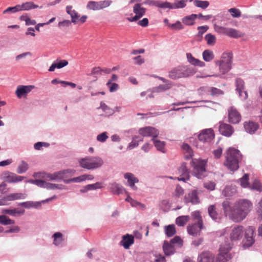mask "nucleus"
Returning a JSON list of instances; mask_svg holds the SVG:
<instances>
[{"label":"nucleus","instance_id":"nucleus-32","mask_svg":"<svg viewBox=\"0 0 262 262\" xmlns=\"http://www.w3.org/2000/svg\"><path fill=\"white\" fill-rule=\"evenodd\" d=\"M122 245L125 249H128L131 245L134 243V237L132 235L127 234L123 236L121 242Z\"/></svg>","mask_w":262,"mask_h":262},{"label":"nucleus","instance_id":"nucleus-28","mask_svg":"<svg viewBox=\"0 0 262 262\" xmlns=\"http://www.w3.org/2000/svg\"><path fill=\"white\" fill-rule=\"evenodd\" d=\"M66 12L69 14L71 17V21L74 24L78 23V18L79 15L78 13L74 9L72 6H68L66 7Z\"/></svg>","mask_w":262,"mask_h":262},{"label":"nucleus","instance_id":"nucleus-61","mask_svg":"<svg viewBox=\"0 0 262 262\" xmlns=\"http://www.w3.org/2000/svg\"><path fill=\"white\" fill-rule=\"evenodd\" d=\"M18 8L17 5L14 7H10L5 10L3 12V14H9V13H14L17 12H18Z\"/></svg>","mask_w":262,"mask_h":262},{"label":"nucleus","instance_id":"nucleus-1","mask_svg":"<svg viewBox=\"0 0 262 262\" xmlns=\"http://www.w3.org/2000/svg\"><path fill=\"white\" fill-rule=\"evenodd\" d=\"M252 208V204L247 200L236 201L233 206V212L230 215V219L235 222H240L247 216Z\"/></svg>","mask_w":262,"mask_h":262},{"label":"nucleus","instance_id":"nucleus-46","mask_svg":"<svg viewBox=\"0 0 262 262\" xmlns=\"http://www.w3.org/2000/svg\"><path fill=\"white\" fill-rule=\"evenodd\" d=\"M0 223L4 225H13L15 221L5 215H0Z\"/></svg>","mask_w":262,"mask_h":262},{"label":"nucleus","instance_id":"nucleus-41","mask_svg":"<svg viewBox=\"0 0 262 262\" xmlns=\"http://www.w3.org/2000/svg\"><path fill=\"white\" fill-rule=\"evenodd\" d=\"M152 141L154 143V145L157 150L162 151V152H165V143L164 141H161L155 139H152Z\"/></svg>","mask_w":262,"mask_h":262},{"label":"nucleus","instance_id":"nucleus-30","mask_svg":"<svg viewBox=\"0 0 262 262\" xmlns=\"http://www.w3.org/2000/svg\"><path fill=\"white\" fill-rule=\"evenodd\" d=\"M214 256L209 252L201 253L199 257V262H213Z\"/></svg>","mask_w":262,"mask_h":262},{"label":"nucleus","instance_id":"nucleus-38","mask_svg":"<svg viewBox=\"0 0 262 262\" xmlns=\"http://www.w3.org/2000/svg\"><path fill=\"white\" fill-rule=\"evenodd\" d=\"M165 233L168 237H171L176 233L174 225H169L164 227Z\"/></svg>","mask_w":262,"mask_h":262},{"label":"nucleus","instance_id":"nucleus-17","mask_svg":"<svg viewBox=\"0 0 262 262\" xmlns=\"http://www.w3.org/2000/svg\"><path fill=\"white\" fill-rule=\"evenodd\" d=\"M214 138V133L213 130L211 128L203 130L198 136L199 140L203 142H210Z\"/></svg>","mask_w":262,"mask_h":262},{"label":"nucleus","instance_id":"nucleus-40","mask_svg":"<svg viewBox=\"0 0 262 262\" xmlns=\"http://www.w3.org/2000/svg\"><path fill=\"white\" fill-rule=\"evenodd\" d=\"M222 206L224 213L226 216L230 217V215L233 212V207L231 208L230 206V203L228 201H224L222 204Z\"/></svg>","mask_w":262,"mask_h":262},{"label":"nucleus","instance_id":"nucleus-3","mask_svg":"<svg viewBox=\"0 0 262 262\" xmlns=\"http://www.w3.org/2000/svg\"><path fill=\"white\" fill-rule=\"evenodd\" d=\"M196 73L194 68L189 66H178L169 73V76L173 79L186 78L193 75Z\"/></svg>","mask_w":262,"mask_h":262},{"label":"nucleus","instance_id":"nucleus-64","mask_svg":"<svg viewBox=\"0 0 262 262\" xmlns=\"http://www.w3.org/2000/svg\"><path fill=\"white\" fill-rule=\"evenodd\" d=\"M169 27L172 29L181 30L183 29V27L180 21H177L176 23L173 24H168Z\"/></svg>","mask_w":262,"mask_h":262},{"label":"nucleus","instance_id":"nucleus-2","mask_svg":"<svg viewBox=\"0 0 262 262\" xmlns=\"http://www.w3.org/2000/svg\"><path fill=\"white\" fill-rule=\"evenodd\" d=\"M225 156L224 166L231 171L237 170L239 168V163L242 159V155L239 150L233 147H229L225 152Z\"/></svg>","mask_w":262,"mask_h":262},{"label":"nucleus","instance_id":"nucleus-4","mask_svg":"<svg viewBox=\"0 0 262 262\" xmlns=\"http://www.w3.org/2000/svg\"><path fill=\"white\" fill-rule=\"evenodd\" d=\"M80 166L86 169H94L101 167L103 160L99 157H86L79 160Z\"/></svg>","mask_w":262,"mask_h":262},{"label":"nucleus","instance_id":"nucleus-7","mask_svg":"<svg viewBox=\"0 0 262 262\" xmlns=\"http://www.w3.org/2000/svg\"><path fill=\"white\" fill-rule=\"evenodd\" d=\"M231 249V247L230 244H228L226 246L221 245L220 253L215 262H227L231 257V254L229 253Z\"/></svg>","mask_w":262,"mask_h":262},{"label":"nucleus","instance_id":"nucleus-55","mask_svg":"<svg viewBox=\"0 0 262 262\" xmlns=\"http://www.w3.org/2000/svg\"><path fill=\"white\" fill-rule=\"evenodd\" d=\"M28 168L27 163L22 161L21 163L18 166L17 169V172L18 173H23L25 172Z\"/></svg>","mask_w":262,"mask_h":262},{"label":"nucleus","instance_id":"nucleus-59","mask_svg":"<svg viewBox=\"0 0 262 262\" xmlns=\"http://www.w3.org/2000/svg\"><path fill=\"white\" fill-rule=\"evenodd\" d=\"M106 85L109 88L110 91L111 92H114L116 91L118 88L119 85L116 83H113L111 82V81H108L106 83Z\"/></svg>","mask_w":262,"mask_h":262},{"label":"nucleus","instance_id":"nucleus-54","mask_svg":"<svg viewBox=\"0 0 262 262\" xmlns=\"http://www.w3.org/2000/svg\"><path fill=\"white\" fill-rule=\"evenodd\" d=\"M191 216L193 220L196 221V223L203 224V220L199 211H195L192 212L191 213Z\"/></svg>","mask_w":262,"mask_h":262},{"label":"nucleus","instance_id":"nucleus-34","mask_svg":"<svg viewBox=\"0 0 262 262\" xmlns=\"http://www.w3.org/2000/svg\"><path fill=\"white\" fill-rule=\"evenodd\" d=\"M124 178L127 179L128 185L134 189H136L137 187L135 186V183L138 182L137 178L134 177L131 173H126L124 174Z\"/></svg>","mask_w":262,"mask_h":262},{"label":"nucleus","instance_id":"nucleus-56","mask_svg":"<svg viewBox=\"0 0 262 262\" xmlns=\"http://www.w3.org/2000/svg\"><path fill=\"white\" fill-rule=\"evenodd\" d=\"M112 2L111 0L99 1V9L101 10L108 7L112 4Z\"/></svg>","mask_w":262,"mask_h":262},{"label":"nucleus","instance_id":"nucleus-37","mask_svg":"<svg viewBox=\"0 0 262 262\" xmlns=\"http://www.w3.org/2000/svg\"><path fill=\"white\" fill-rule=\"evenodd\" d=\"M198 15L192 14L190 15L186 16L183 18V23L186 25H193L195 19L197 18Z\"/></svg>","mask_w":262,"mask_h":262},{"label":"nucleus","instance_id":"nucleus-22","mask_svg":"<svg viewBox=\"0 0 262 262\" xmlns=\"http://www.w3.org/2000/svg\"><path fill=\"white\" fill-rule=\"evenodd\" d=\"M32 89V85H18L16 90L15 94L18 98H21L26 97Z\"/></svg>","mask_w":262,"mask_h":262},{"label":"nucleus","instance_id":"nucleus-19","mask_svg":"<svg viewBox=\"0 0 262 262\" xmlns=\"http://www.w3.org/2000/svg\"><path fill=\"white\" fill-rule=\"evenodd\" d=\"M219 130L221 134L228 137H230L234 132L232 126L224 122H220Z\"/></svg>","mask_w":262,"mask_h":262},{"label":"nucleus","instance_id":"nucleus-8","mask_svg":"<svg viewBox=\"0 0 262 262\" xmlns=\"http://www.w3.org/2000/svg\"><path fill=\"white\" fill-rule=\"evenodd\" d=\"M142 4L138 3L134 6L133 11L135 15L132 18H127L129 21H136L144 15L146 9L142 7Z\"/></svg>","mask_w":262,"mask_h":262},{"label":"nucleus","instance_id":"nucleus-31","mask_svg":"<svg viewBox=\"0 0 262 262\" xmlns=\"http://www.w3.org/2000/svg\"><path fill=\"white\" fill-rule=\"evenodd\" d=\"M68 64V61L66 60H61L59 61H54L51 66L49 69V71L53 72L56 68L61 69Z\"/></svg>","mask_w":262,"mask_h":262},{"label":"nucleus","instance_id":"nucleus-47","mask_svg":"<svg viewBox=\"0 0 262 262\" xmlns=\"http://www.w3.org/2000/svg\"><path fill=\"white\" fill-rule=\"evenodd\" d=\"M193 4L196 7L203 9H205L209 5V3L207 1L194 0Z\"/></svg>","mask_w":262,"mask_h":262},{"label":"nucleus","instance_id":"nucleus-13","mask_svg":"<svg viewBox=\"0 0 262 262\" xmlns=\"http://www.w3.org/2000/svg\"><path fill=\"white\" fill-rule=\"evenodd\" d=\"M75 171L73 170H64L58 172H56L54 173L47 174V177L50 180H56L63 179L67 176V174H72L74 173Z\"/></svg>","mask_w":262,"mask_h":262},{"label":"nucleus","instance_id":"nucleus-14","mask_svg":"<svg viewBox=\"0 0 262 262\" xmlns=\"http://www.w3.org/2000/svg\"><path fill=\"white\" fill-rule=\"evenodd\" d=\"M244 227L242 226L236 225L231 230L230 237L231 241H236L241 239L244 235Z\"/></svg>","mask_w":262,"mask_h":262},{"label":"nucleus","instance_id":"nucleus-21","mask_svg":"<svg viewBox=\"0 0 262 262\" xmlns=\"http://www.w3.org/2000/svg\"><path fill=\"white\" fill-rule=\"evenodd\" d=\"M3 177L5 181L8 183H17L22 181L24 179V177L20 176H18L15 173L5 172L3 173Z\"/></svg>","mask_w":262,"mask_h":262},{"label":"nucleus","instance_id":"nucleus-12","mask_svg":"<svg viewBox=\"0 0 262 262\" xmlns=\"http://www.w3.org/2000/svg\"><path fill=\"white\" fill-rule=\"evenodd\" d=\"M255 228L252 226H249L245 231V238L244 246L249 247L251 246L254 242L253 235L254 234Z\"/></svg>","mask_w":262,"mask_h":262},{"label":"nucleus","instance_id":"nucleus-45","mask_svg":"<svg viewBox=\"0 0 262 262\" xmlns=\"http://www.w3.org/2000/svg\"><path fill=\"white\" fill-rule=\"evenodd\" d=\"M19 11H28L33 8L32 2H26L21 5H17Z\"/></svg>","mask_w":262,"mask_h":262},{"label":"nucleus","instance_id":"nucleus-25","mask_svg":"<svg viewBox=\"0 0 262 262\" xmlns=\"http://www.w3.org/2000/svg\"><path fill=\"white\" fill-rule=\"evenodd\" d=\"M244 127L247 133L253 134L259 128V125L256 122L247 121L244 123Z\"/></svg>","mask_w":262,"mask_h":262},{"label":"nucleus","instance_id":"nucleus-15","mask_svg":"<svg viewBox=\"0 0 262 262\" xmlns=\"http://www.w3.org/2000/svg\"><path fill=\"white\" fill-rule=\"evenodd\" d=\"M179 177H177L179 181L186 182L190 178L189 171L187 168L186 164L183 163L178 169Z\"/></svg>","mask_w":262,"mask_h":262},{"label":"nucleus","instance_id":"nucleus-18","mask_svg":"<svg viewBox=\"0 0 262 262\" xmlns=\"http://www.w3.org/2000/svg\"><path fill=\"white\" fill-rule=\"evenodd\" d=\"M26 198L25 194L21 193H11L0 200V205H5L9 201L19 199H24Z\"/></svg>","mask_w":262,"mask_h":262},{"label":"nucleus","instance_id":"nucleus-58","mask_svg":"<svg viewBox=\"0 0 262 262\" xmlns=\"http://www.w3.org/2000/svg\"><path fill=\"white\" fill-rule=\"evenodd\" d=\"M19 19L21 21H25V24L26 26H29L33 24V21L31 19L30 16H29L27 14L22 15L19 17Z\"/></svg>","mask_w":262,"mask_h":262},{"label":"nucleus","instance_id":"nucleus-29","mask_svg":"<svg viewBox=\"0 0 262 262\" xmlns=\"http://www.w3.org/2000/svg\"><path fill=\"white\" fill-rule=\"evenodd\" d=\"M163 250L164 254L167 256L173 254L175 252L174 246L166 241L163 243Z\"/></svg>","mask_w":262,"mask_h":262},{"label":"nucleus","instance_id":"nucleus-23","mask_svg":"<svg viewBox=\"0 0 262 262\" xmlns=\"http://www.w3.org/2000/svg\"><path fill=\"white\" fill-rule=\"evenodd\" d=\"M184 201L186 203H191L192 204H196L200 202L197 191L193 190L185 195Z\"/></svg>","mask_w":262,"mask_h":262},{"label":"nucleus","instance_id":"nucleus-43","mask_svg":"<svg viewBox=\"0 0 262 262\" xmlns=\"http://www.w3.org/2000/svg\"><path fill=\"white\" fill-rule=\"evenodd\" d=\"M53 237L54 238L53 243L56 246L60 245L63 241L62 234L60 232L55 233L53 235Z\"/></svg>","mask_w":262,"mask_h":262},{"label":"nucleus","instance_id":"nucleus-60","mask_svg":"<svg viewBox=\"0 0 262 262\" xmlns=\"http://www.w3.org/2000/svg\"><path fill=\"white\" fill-rule=\"evenodd\" d=\"M228 11L231 13L233 17H239L241 16V11L237 8H230L228 10Z\"/></svg>","mask_w":262,"mask_h":262},{"label":"nucleus","instance_id":"nucleus-24","mask_svg":"<svg viewBox=\"0 0 262 262\" xmlns=\"http://www.w3.org/2000/svg\"><path fill=\"white\" fill-rule=\"evenodd\" d=\"M202 229H203V224L195 223L188 226L187 231L190 235L195 236L200 234Z\"/></svg>","mask_w":262,"mask_h":262},{"label":"nucleus","instance_id":"nucleus-39","mask_svg":"<svg viewBox=\"0 0 262 262\" xmlns=\"http://www.w3.org/2000/svg\"><path fill=\"white\" fill-rule=\"evenodd\" d=\"M203 59L209 62L214 58L213 52L209 50H205L202 54Z\"/></svg>","mask_w":262,"mask_h":262},{"label":"nucleus","instance_id":"nucleus-57","mask_svg":"<svg viewBox=\"0 0 262 262\" xmlns=\"http://www.w3.org/2000/svg\"><path fill=\"white\" fill-rule=\"evenodd\" d=\"M100 108L107 115H111L113 114L114 111L111 109L107 105L103 102H101Z\"/></svg>","mask_w":262,"mask_h":262},{"label":"nucleus","instance_id":"nucleus-10","mask_svg":"<svg viewBox=\"0 0 262 262\" xmlns=\"http://www.w3.org/2000/svg\"><path fill=\"white\" fill-rule=\"evenodd\" d=\"M236 90L238 92L239 97L242 100H246L248 98V93L245 90V82L240 78H236L235 80Z\"/></svg>","mask_w":262,"mask_h":262},{"label":"nucleus","instance_id":"nucleus-63","mask_svg":"<svg viewBox=\"0 0 262 262\" xmlns=\"http://www.w3.org/2000/svg\"><path fill=\"white\" fill-rule=\"evenodd\" d=\"M170 243L174 246V244H177L178 246H182L183 245V241L181 238L176 236L170 240Z\"/></svg>","mask_w":262,"mask_h":262},{"label":"nucleus","instance_id":"nucleus-11","mask_svg":"<svg viewBox=\"0 0 262 262\" xmlns=\"http://www.w3.org/2000/svg\"><path fill=\"white\" fill-rule=\"evenodd\" d=\"M139 133L143 137H151L155 139L159 135V131L151 126H146L139 129Z\"/></svg>","mask_w":262,"mask_h":262},{"label":"nucleus","instance_id":"nucleus-51","mask_svg":"<svg viewBox=\"0 0 262 262\" xmlns=\"http://www.w3.org/2000/svg\"><path fill=\"white\" fill-rule=\"evenodd\" d=\"M248 180L249 175L248 174H245L242 178L239 179L241 186L243 188L248 187L249 185Z\"/></svg>","mask_w":262,"mask_h":262},{"label":"nucleus","instance_id":"nucleus-49","mask_svg":"<svg viewBox=\"0 0 262 262\" xmlns=\"http://www.w3.org/2000/svg\"><path fill=\"white\" fill-rule=\"evenodd\" d=\"M140 141H143L142 138H140L139 136H135L133 138V141L128 146V148L130 149L138 146L139 145V142Z\"/></svg>","mask_w":262,"mask_h":262},{"label":"nucleus","instance_id":"nucleus-26","mask_svg":"<svg viewBox=\"0 0 262 262\" xmlns=\"http://www.w3.org/2000/svg\"><path fill=\"white\" fill-rule=\"evenodd\" d=\"M25 210L20 208H13L10 209H3L2 211L3 213L8 214L13 216H19L25 213Z\"/></svg>","mask_w":262,"mask_h":262},{"label":"nucleus","instance_id":"nucleus-9","mask_svg":"<svg viewBox=\"0 0 262 262\" xmlns=\"http://www.w3.org/2000/svg\"><path fill=\"white\" fill-rule=\"evenodd\" d=\"M228 118L230 123L237 124L241 120V115L233 106H230L228 110Z\"/></svg>","mask_w":262,"mask_h":262},{"label":"nucleus","instance_id":"nucleus-16","mask_svg":"<svg viewBox=\"0 0 262 262\" xmlns=\"http://www.w3.org/2000/svg\"><path fill=\"white\" fill-rule=\"evenodd\" d=\"M219 31L232 38H239L244 36V34L238 30L233 28H226L223 27H217Z\"/></svg>","mask_w":262,"mask_h":262},{"label":"nucleus","instance_id":"nucleus-62","mask_svg":"<svg viewBox=\"0 0 262 262\" xmlns=\"http://www.w3.org/2000/svg\"><path fill=\"white\" fill-rule=\"evenodd\" d=\"M209 92L210 93V95L212 96H218L220 95H222L223 94V92L221 90L214 88L211 87L209 89Z\"/></svg>","mask_w":262,"mask_h":262},{"label":"nucleus","instance_id":"nucleus-27","mask_svg":"<svg viewBox=\"0 0 262 262\" xmlns=\"http://www.w3.org/2000/svg\"><path fill=\"white\" fill-rule=\"evenodd\" d=\"M186 57H187L188 61L190 64H191L193 66H198L200 67H203L205 66V63L204 62L194 58L192 56V55L190 53H188L186 54Z\"/></svg>","mask_w":262,"mask_h":262},{"label":"nucleus","instance_id":"nucleus-53","mask_svg":"<svg viewBox=\"0 0 262 262\" xmlns=\"http://www.w3.org/2000/svg\"><path fill=\"white\" fill-rule=\"evenodd\" d=\"M156 7L161 8H168L172 9V3L167 2H162L157 1Z\"/></svg>","mask_w":262,"mask_h":262},{"label":"nucleus","instance_id":"nucleus-20","mask_svg":"<svg viewBox=\"0 0 262 262\" xmlns=\"http://www.w3.org/2000/svg\"><path fill=\"white\" fill-rule=\"evenodd\" d=\"M34 184L50 189H62L64 188L62 185L47 183L42 180H34Z\"/></svg>","mask_w":262,"mask_h":262},{"label":"nucleus","instance_id":"nucleus-44","mask_svg":"<svg viewBox=\"0 0 262 262\" xmlns=\"http://www.w3.org/2000/svg\"><path fill=\"white\" fill-rule=\"evenodd\" d=\"M189 220V216L188 215L180 216L177 218L176 224L179 226H184Z\"/></svg>","mask_w":262,"mask_h":262},{"label":"nucleus","instance_id":"nucleus-5","mask_svg":"<svg viewBox=\"0 0 262 262\" xmlns=\"http://www.w3.org/2000/svg\"><path fill=\"white\" fill-rule=\"evenodd\" d=\"M206 161L201 159H192L191 165L193 167V174L197 178L202 179L206 177Z\"/></svg>","mask_w":262,"mask_h":262},{"label":"nucleus","instance_id":"nucleus-50","mask_svg":"<svg viewBox=\"0 0 262 262\" xmlns=\"http://www.w3.org/2000/svg\"><path fill=\"white\" fill-rule=\"evenodd\" d=\"M205 39L208 45L213 46L216 42V37L210 33L207 34L205 36Z\"/></svg>","mask_w":262,"mask_h":262},{"label":"nucleus","instance_id":"nucleus-36","mask_svg":"<svg viewBox=\"0 0 262 262\" xmlns=\"http://www.w3.org/2000/svg\"><path fill=\"white\" fill-rule=\"evenodd\" d=\"M86 179L91 180L93 179V177L92 175H86L84 174L78 177L74 178L71 179L66 180V183L69 182H80L83 181H84Z\"/></svg>","mask_w":262,"mask_h":262},{"label":"nucleus","instance_id":"nucleus-48","mask_svg":"<svg viewBox=\"0 0 262 262\" xmlns=\"http://www.w3.org/2000/svg\"><path fill=\"white\" fill-rule=\"evenodd\" d=\"M86 8L89 10H93V11L100 10L99 2H95V1L89 2L86 5Z\"/></svg>","mask_w":262,"mask_h":262},{"label":"nucleus","instance_id":"nucleus-35","mask_svg":"<svg viewBox=\"0 0 262 262\" xmlns=\"http://www.w3.org/2000/svg\"><path fill=\"white\" fill-rule=\"evenodd\" d=\"M208 212L209 215L214 221H217L220 219V216L216 210V207L214 205H211L208 206Z\"/></svg>","mask_w":262,"mask_h":262},{"label":"nucleus","instance_id":"nucleus-42","mask_svg":"<svg viewBox=\"0 0 262 262\" xmlns=\"http://www.w3.org/2000/svg\"><path fill=\"white\" fill-rule=\"evenodd\" d=\"M187 2V0H174V3H172V9L184 8Z\"/></svg>","mask_w":262,"mask_h":262},{"label":"nucleus","instance_id":"nucleus-33","mask_svg":"<svg viewBox=\"0 0 262 262\" xmlns=\"http://www.w3.org/2000/svg\"><path fill=\"white\" fill-rule=\"evenodd\" d=\"M182 148L186 159H189L193 156V152L191 147L187 144H183Z\"/></svg>","mask_w":262,"mask_h":262},{"label":"nucleus","instance_id":"nucleus-52","mask_svg":"<svg viewBox=\"0 0 262 262\" xmlns=\"http://www.w3.org/2000/svg\"><path fill=\"white\" fill-rule=\"evenodd\" d=\"M110 189L114 194H119L122 192L121 187L116 183L112 184L110 187Z\"/></svg>","mask_w":262,"mask_h":262},{"label":"nucleus","instance_id":"nucleus-6","mask_svg":"<svg viewBox=\"0 0 262 262\" xmlns=\"http://www.w3.org/2000/svg\"><path fill=\"white\" fill-rule=\"evenodd\" d=\"M232 59V54L224 53L220 60L215 61V64L219 67V71L222 74H225L231 70Z\"/></svg>","mask_w":262,"mask_h":262}]
</instances>
